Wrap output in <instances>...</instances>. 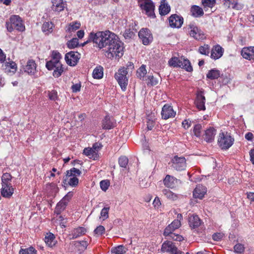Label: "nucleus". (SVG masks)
Masks as SVG:
<instances>
[{
    "instance_id": "1",
    "label": "nucleus",
    "mask_w": 254,
    "mask_h": 254,
    "mask_svg": "<svg viewBox=\"0 0 254 254\" xmlns=\"http://www.w3.org/2000/svg\"><path fill=\"white\" fill-rule=\"evenodd\" d=\"M116 35L109 30L98 31L96 33L92 32L90 34L89 39L96 44L99 48L102 49L108 46L112 40H116Z\"/></svg>"
},
{
    "instance_id": "2",
    "label": "nucleus",
    "mask_w": 254,
    "mask_h": 254,
    "mask_svg": "<svg viewBox=\"0 0 254 254\" xmlns=\"http://www.w3.org/2000/svg\"><path fill=\"white\" fill-rule=\"evenodd\" d=\"M124 44L120 40L118 36L116 35V40L112 41L108 46L107 50L105 52V56L109 59H119L123 55Z\"/></svg>"
},
{
    "instance_id": "3",
    "label": "nucleus",
    "mask_w": 254,
    "mask_h": 254,
    "mask_svg": "<svg viewBox=\"0 0 254 254\" xmlns=\"http://www.w3.org/2000/svg\"><path fill=\"white\" fill-rule=\"evenodd\" d=\"M12 177L9 173H4L1 177V194L5 198H10L14 193L15 189L12 186Z\"/></svg>"
},
{
    "instance_id": "4",
    "label": "nucleus",
    "mask_w": 254,
    "mask_h": 254,
    "mask_svg": "<svg viewBox=\"0 0 254 254\" xmlns=\"http://www.w3.org/2000/svg\"><path fill=\"white\" fill-rule=\"evenodd\" d=\"M234 139L227 132L219 133L218 144L222 149H228L233 144Z\"/></svg>"
},
{
    "instance_id": "5",
    "label": "nucleus",
    "mask_w": 254,
    "mask_h": 254,
    "mask_svg": "<svg viewBox=\"0 0 254 254\" xmlns=\"http://www.w3.org/2000/svg\"><path fill=\"white\" fill-rule=\"evenodd\" d=\"M127 71L125 67L120 68L115 75V77L117 80L122 90L125 91L128 84V79L127 77Z\"/></svg>"
},
{
    "instance_id": "6",
    "label": "nucleus",
    "mask_w": 254,
    "mask_h": 254,
    "mask_svg": "<svg viewBox=\"0 0 254 254\" xmlns=\"http://www.w3.org/2000/svg\"><path fill=\"white\" fill-rule=\"evenodd\" d=\"M139 3L141 9L146 15L151 18L155 17V5L151 0H140Z\"/></svg>"
},
{
    "instance_id": "7",
    "label": "nucleus",
    "mask_w": 254,
    "mask_h": 254,
    "mask_svg": "<svg viewBox=\"0 0 254 254\" xmlns=\"http://www.w3.org/2000/svg\"><path fill=\"white\" fill-rule=\"evenodd\" d=\"M188 29L190 35L195 40H202L205 37L203 32L194 23L189 24Z\"/></svg>"
},
{
    "instance_id": "8",
    "label": "nucleus",
    "mask_w": 254,
    "mask_h": 254,
    "mask_svg": "<svg viewBox=\"0 0 254 254\" xmlns=\"http://www.w3.org/2000/svg\"><path fill=\"white\" fill-rule=\"evenodd\" d=\"M62 58L61 54L57 51H53L51 55V60L46 63V66L48 70L53 69V66L59 65L61 64V60Z\"/></svg>"
},
{
    "instance_id": "9",
    "label": "nucleus",
    "mask_w": 254,
    "mask_h": 254,
    "mask_svg": "<svg viewBox=\"0 0 254 254\" xmlns=\"http://www.w3.org/2000/svg\"><path fill=\"white\" fill-rule=\"evenodd\" d=\"M138 36L144 45L149 44L153 40L152 35L147 28H142L138 32Z\"/></svg>"
},
{
    "instance_id": "10",
    "label": "nucleus",
    "mask_w": 254,
    "mask_h": 254,
    "mask_svg": "<svg viewBox=\"0 0 254 254\" xmlns=\"http://www.w3.org/2000/svg\"><path fill=\"white\" fill-rule=\"evenodd\" d=\"M161 250L163 252H168L170 254H182V251L179 250L174 243L171 241H166L163 243Z\"/></svg>"
},
{
    "instance_id": "11",
    "label": "nucleus",
    "mask_w": 254,
    "mask_h": 254,
    "mask_svg": "<svg viewBox=\"0 0 254 254\" xmlns=\"http://www.w3.org/2000/svg\"><path fill=\"white\" fill-rule=\"evenodd\" d=\"M186 160L185 157L175 156L172 160V167L177 171H182L186 167Z\"/></svg>"
},
{
    "instance_id": "12",
    "label": "nucleus",
    "mask_w": 254,
    "mask_h": 254,
    "mask_svg": "<svg viewBox=\"0 0 254 254\" xmlns=\"http://www.w3.org/2000/svg\"><path fill=\"white\" fill-rule=\"evenodd\" d=\"M24 70L29 75H33L35 77H37L38 75L37 74L38 70L37 69V64L33 60H29L25 67Z\"/></svg>"
},
{
    "instance_id": "13",
    "label": "nucleus",
    "mask_w": 254,
    "mask_h": 254,
    "mask_svg": "<svg viewBox=\"0 0 254 254\" xmlns=\"http://www.w3.org/2000/svg\"><path fill=\"white\" fill-rule=\"evenodd\" d=\"M80 55L77 52L71 51L66 54L65 60L67 64L70 66L75 65L80 58Z\"/></svg>"
},
{
    "instance_id": "14",
    "label": "nucleus",
    "mask_w": 254,
    "mask_h": 254,
    "mask_svg": "<svg viewBox=\"0 0 254 254\" xmlns=\"http://www.w3.org/2000/svg\"><path fill=\"white\" fill-rule=\"evenodd\" d=\"M10 23L12 25L14 29L23 31L25 29V26L23 25L21 18L18 15H12L10 17Z\"/></svg>"
},
{
    "instance_id": "15",
    "label": "nucleus",
    "mask_w": 254,
    "mask_h": 254,
    "mask_svg": "<svg viewBox=\"0 0 254 254\" xmlns=\"http://www.w3.org/2000/svg\"><path fill=\"white\" fill-rule=\"evenodd\" d=\"M176 115V112L173 109L172 106L169 104H165L162 109L161 116L162 119L167 120L173 118Z\"/></svg>"
},
{
    "instance_id": "16",
    "label": "nucleus",
    "mask_w": 254,
    "mask_h": 254,
    "mask_svg": "<svg viewBox=\"0 0 254 254\" xmlns=\"http://www.w3.org/2000/svg\"><path fill=\"white\" fill-rule=\"evenodd\" d=\"M184 19L176 14L172 15L169 18V25L173 28H180L182 26Z\"/></svg>"
},
{
    "instance_id": "17",
    "label": "nucleus",
    "mask_w": 254,
    "mask_h": 254,
    "mask_svg": "<svg viewBox=\"0 0 254 254\" xmlns=\"http://www.w3.org/2000/svg\"><path fill=\"white\" fill-rule=\"evenodd\" d=\"M205 98L204 96L203 92L199 91L196 94V98L195 101V104L197 108L199 110H205Z\"/></svg>"
},
{
    "instance_id": "18",
    "label": "nucleus",
    "mask_w": 254,
    "mask_h": 254,
    "mask_svg": "<svg viewBox=\"0 0 254 254\" xmlns=\"http://www.w3.org/2000/svg\"><path fill=\"white\" fill-rule=\"evenodd\" d=\"M181 182L179 180L169 175H167L164 180V185L171 189L176 187Z\"/></svg>"
},
{
    "instance_id": "19",
    "label": "nucleus",
    "mask_w": 254,
    "mask_h": 254,
    "mask_svg": "<svg viewBox=\"0 0 254 254\" xmlns=\"http://www.w3.org/2000/svg\"><path fill=\"white\" fill-rule=\"evenodd\" d=\"M224 50L219 45H216L213 47L211 51L210 57L213 60H217L220 58L223 55Z\"/></svg>"
},
{
    "instance_id": "20",
    "label": "nucleus",
    "mask_w": 254,
    "mask_h": 254,
    "mask_svg": "<svg viewBox=\"0 0 254 254\" xmlns=\"http://www.w3.org/2000/svg\"><path fill=\"white\" fill-rule=\"evenodd\" d=\"M181 226V222L178 219L174 220L171 224L169 225L164 230V235L168 236L173 233L176 229L179 228Z\"/></svg>"
},
{
    "instance_id": "21",
    "label": "nucleus",
    "mask_w": 254,
    "mask_h": 254,
    "mask_svg": "<svg viewBox=\"0 0 254 254\" xmlns=\"http://www.w3.org/2000/svg\"><path fill=\"white\" fill-rule=\"evenodd\" d=\"M206 188L201 185H198L193 191L194 197L199 199H202L205 194L206 193Z\"/></svg>"
},
{
    "instance_id": "22",
    "label": "nucleus",
    "mask_w": 254,
    "mask_h": 254,
    "mask_svg": "<svg viewBox=\"0 0 254 254\" xmlns=\"http://www.w3.org/2000/svg\"><path fill=\"white\" fill-rule=\"evenodd\" d=\"M242 57L248 60H254V47H245L241 51Z\"/></svg>"
},
{
    "instance_id": "23",
    "label": "nucleus",
    "mask_w": 254,
    "mask_h": 254,
    "mask_svg": "<svg viewBox=\"0 0 254 254\" xmlns=\"http://www.w3.org/2000/svg\"><path fill=\"white\" fill-rule=\"evenodd\" d=\"M216 130L213 127H210L205 131L203 138L207 142H211L214 139Z\"/></svg>"
},
{
    "instance_id": "24",
    "label": "nucleus",
    "mask_w": 254,
    "mask_h": 254,
    "mask_svg": "<svg viewBox=\"0 0 254 254\" xmlns=\"http://www.w3.org/2000/svg\"><path fill=\"white\" fill-rule=\"evenodd\" d=\"M52 10L58 12L63 11L66 5V2L64 1L63 0H52Z\"/></svg>"
},
{
    "instance_id": "25",
    "label": "nucleus",
    "mask_w": 254,
    "mask_h": 254,
    "mask_svg": "<svg viewBox=\"0 0 254 254\" xmlns=\"http://www.w3.org/2000/svg\"><path fill=\"white\" fill-rule=\"evenodd\" d=\"M116 124L113 118L108 115L106 116L102 121V127L104 129H110L113 128Z\"/></svg>"
},
{
    "instance_id": "26",
    "label": "nucleus",
    "mask_w": 254,
    "mask_h": 254,
    "mask_svg": "<svg viewBox=\"0 0 254 254\" xmlns=\"http://www.w3.org/2000/svg\"><path fill=\"white\" fill-rule=\"evenodd\" d=\"M189 222L191 228H195L200 226L201 221L197 215L192 214L189 217Z\"/></svg>"
},
{
    "instance_id": "27",
    "label": "nucleus",
    "mask_w": 254,
    "mask_h": 254,
    "mask_svg": "<svg viewBox=\"0 0 254 254\" xmlns=\"http://www.w3.org/2000/svg\"><path fill=\"white\" fill-rule=\"evenodd\" d=\"M86 232V229L84 227H80L75 228L71 231L70 234L69 235L70 236H71L70 239H74L77 238L78 237L84 235Z\"/></svg>"
},
{
    "instance_id": "28",
    "label": "nucleus",
    "mask_w": 254,
    "mask_h": 254,
    "mask_svg": "<svg viewBox=\"0 0 254 254\" xmlns=\"http://www.w3.org/2000/svg\"><path fill=\"white\" fill-rule=\"evenodd\" d=\"M159 13L161 15L167 14L170 11V6L165 0H162L159 8Z\"/></svg>"
},
{
    "instance_id": "29",
    "label": "nucleus",
    "mask_w": 254,
    "mask_h": 254,
    "mask_svg": "<svg viewBox=\"0 0 254 254\" xmlns=\"http://www.w3.org/2000/svg\"><path fill=\"white\" fill-rule=\"evenodd\" d=\"M83 154L93 160H96L98 157V154L92 148H85L83 150Z\"/></svg>"
},
{
    "instance_id": "30",
    "label": "nucleus",
    "mask_w": 254,
    "mask_h": 254,
    "mask_svg": "<svg viewBox=\"0 0 254 254\" xmlns=\"http://www.w3.org/2000/svg\"><path fill=\"white\" fill-rule=\"evenodd\" d=\"M64 181L67 182V184L72 187H76L79 182L78 179L75 176H67V174Z\"/></svg>"
},
{
    "instance_id": "31",
    "label": "nucleus",
    "mask_w": 254,
    "mask_h": 254,
    "mask_svg": "<svg viewBox=\"0 0 254 254\" xmlns=\"http://www.w3.org/2000/svg\"><path fill=\"white\" fill-rule=\"evenodd\" d=\"M93 77L95 79H101L103 76V68L99 65L93 70L92 73Z\"/></svg>"
},
{
    "instance_id": "32",
    "label": "nucleus",
    "mask_w": 254,
    "mask_h": 254,
    "mask_svg": "<svg viewBox=\"0 0 254 254\" xmlns=\"http://www.w3.org/2000/svg\"><path fill=\"white\" fill-rule=\"evenodd\" d=\"M190 11L192 15L195 17L201 16L203 14L202 9L197 5H193L191 8Z\"/></svg>"
},
{
    "instance_id": "33",
    "label": "nucleus",
    "mask_w": 254,
    "mask_h": 254,
    "mask_svg": "<svg viewBox=\"0 0 254 254\" xmlns=\"http://www.w3.org/2000/svg\"><path fill=\"white\" fill-rule=\"evenodd\" d=\"M53 75L55 77H60L62 73L64 72V68L62 64H59V65H54Z\"/></svg>"
},
{
    "instance_id": "34",
    "label": "nucleus",
    "mask_w": 254,
    "mask_h": 254,
    "mask_svg": "<svg viewBox=\"0 0 254 254\" xmlns=\"http://www.w3.org/2000/svg\"><path fill=\"white\" fill-rule=\"evenodd\" d=\"M54 24L51 22H45L42 25V31L46 34L51 33L53 31Z\"/></svg>"
},
{
    "instance_id": "35",
    "label": "nucleus",
    "mask_w": 254,
    "mask_h": 254,
    "mask_svg": "<svg viewBox=\"0 0 254 254\" xmlns=\"http://www.w3.org/2000/svg\"><path fill=\"white\" fill-rule=\"evenodd\" d=\"M181 64L180 67H182L186 69L187 71L190 72L192 70V67L190 64V63L188 59H185L184 58L182 59V61H181Z\"/></svg>"
},
{
    "instance_id": "36",
    "label": "nucleus",
    "mask_w": 254,
    "mask_h": 254,
    "mask_svg": "<svg viewBox=\"0 0 254 254\" xmlns=\"http://www.w3.org/2000/svg\"><path fill=\"white\" fill-rule=\"evenodd\" d=\"M80 22L77 21L69 23L66 27V31L70 33L77 30L80 28Z\"/></svg>"
},
{
    "instance_id": "37",
    "label": "nucleus",
    "mask_w": 254,
    "mask_h": 254,
    "mask_svg": "<svg viewBox=\"0 0 254 254\" xmlns=\"http://www.w3.org/2000/svg\"><path fill=\"white\" fill-rule=\"evenodd\" d=\"M67 203L64 200L62 199L57 204L55 212L58 214L61 213L65 208Z\"/></svg>"
},
{
    "instance_id": "38",
    "label": "nucleus",
    "mask_w": 254,
    "mask_h": 254,
    "mask_svg": "<svg viewBox=\"0 0 254 254\" xmlns=\"http://www.w3.org/2000/svg\"><path fill=\"white\" fill-rule=\"evenodd\" d=\"M127 249L123 245H119L112 249L111 252L115 254H124Z\"/></svg>"
},
{
    "instance_id": "39",
    "label": "nucleus",
    "mask_w": 254,
    "mask_h": 254,
    "mask_svg": "<svg viewBox=\"0 0 254 254\" xmlns=\"http://www.w3.org/2000/svg\"><path fill=\"white\" fill-rule=\"evenodd\" d=\"M162 192H163V194L167 198H168L170 200H175L178 198V195L169 190L164 189L163 190Z\"/></svg>"
},
{
    "instance_id": "40",
    "label": "nucleus",
    "mask_w": 254,
    "mask_h": 254,
    "mask_svg": "<svg viewBox=\"0 0 254 254\" xmlns=\"http://www.w3.org/2000/svg\"><path fill=\"white\" fill-rule=\"evenodd\" d=\"M206 76L210 79H217L220 76V71L216 69H211L208 71Z\"/></svg>"
},
{
    "instance_id": "41",
    "label": "nucleus",
    "mask_w": 254,
    "mask_h": 254,
    "mask_svg": "<svg viewBox=\"0 0 254 254\" xmlns=\"http://www.w3.org/2000/svg\"><path fill=\"white\" fill-rule=\"evenodd\" d=\"M55 237L52 233L47 234L45 237V242L49 247H52L55 245Z\"/></svg>"
},
{
    "instance_id": "42",
    "label": "nucleus",
    "mask_w": 254,
    "mask_h": 254,
    "mask_svg": "<svg viewBox=\"0 0 254 254\" xmlns=\"http://www.w3.org/2000/svg\"><path fill=\"white\" fill-rule=\"evenodd\" d=\"M182 57L178 58L177 57H174L171 58L169 61V65L173 67H180Z\"/></svg>"
},
{
    "instance_id": "43",
    "label": "nucleus",
    "mask_w": 254,
    "mask_h": 254,
    "mask_svg": "<svg viewBox=\"0 0 254 254\" xmlns=\"http://www.w3.org/2000/svg\"><path fill=\"white\" fill-rule=\"evenodd\" d=\"M147 73L146 66L142 64L137 70V76L140 79L143 78Z\"/></svg>"
},
{
    "instance_id": "44",
    "label": "nucleus",
    "mask_w": 254,
    "mask_h": 254,
    "mask_svg": "<svg viewBox=\"0 0 254 254\" xmlns=\"http://www.w3.org/2000/svg\"><path fill=\"white\" fill-rule=\"evenodd\" d=\"M67 46L68 48L72 49L78 47L79 45L78 39L74 38L67 42Z\"/></svg>"
},
{
    "instance_id": "45",
    "label": "nucleus",
    "mask_w": 254,
    "mask_h": 254,
    "mask_svg": "<svg viewBox=\"0 0 254 254\" xmlns=\"http://www.w3.org/2000/svg\"><path fill=\"white\" fill-rule=\"evenodd\" d=\"M198 52L200 54L204 55H208L210 52V47L208 45L205 44L199 47Z\"/></svg>"
},
{
    "instance_id": "46",
    "label": "nucleus",
    "mask_w": 254,
    "mask_h": 254,
    "mask_svg": "<svg viewBox=\"0 0 254 254\" xmlns=\"http://www.w3.org/2000/svg\"><path fill=\"white\" fill-rule=\"evenodd\" d=\"M81 172V171L75 168H72L70 170L66 171L67 176H80Z\"/></svg>"
},
{
    "instance_id": "47",
    "label": "nucleus",
    "mask_w": 254,
    "mask_h": 254,
    "mask_svg": "<svg viewBox=\"0 0 254 254\" xmlns=\"http://www.w3.org/2000/svg\"><path fill=\"white\" fill-rule=\"evenodd\" d=\"M37 251L32 247L27 249H21L19 251V254H36Z\"/></svg>"
},
{
    "instance_id": "48",
    "label": "nucleus",
    "mask_w": 254,
    "mask_h": 254,
    "mask_svg": "<svg viewBox=\"0 0 254 254\" xmlns=\"http://www.w3.org/2000/svg\"><path fill=\"white\" fill-rule=\"evenodd\" d=\"M216 3V0H202V3L204 8L206 7L212 8Z\"/></svg>"
},
{
    "instance_id": "49",
    "label": "nucleus",
    "mask_w": 254,
    "mask_h": 254,
    "mask_svg": "<svg viewBox=\"0 0 254 254\" xmlns=\"http://www.w3.org/2000/svg\"><path fill=\"white\" fill-rule=\"evenodd\" d=\"M109 207H104L100 213V218L103 220L107 219L109 217Z\"/></svg>"
},
{
    "instance_id": "50",
    "label": "nucleus",
    "mask_w": 254,
    "mask_h": 254,
    "mask_svg": "<svg viewBox=\"0 0 254 254\" xmlns=\"http://www.w3.org/2000/svg\"><path fill=\"white\" fill-rule=\"evenodd\" d=\"M202 126L200 124L195 125L193 127V133L194 135L198 137L201 136V130Z\"/></svg>"
},
{
    "instance_id": "51",
    "label": "nucleus",
    "mask_w": 254,
    "mask_h": 254,
    "mask_svg": "<svg viewBox=\"0 0 254 254\" xmlns=\"http://www.w3.org/2000/svg\"><path fill=\"white\" fill-rule=\"evenodd\" d=\"M128 159L126 156H122L119 159V164L122 168H126L128 163Z\"/></svg>"
},
{
    "instance_id": "52",
    "label": "nucleus",
    "mask_w": 254,
    "mask_h": 254,
    "mask_svg": "<svg viewBox=\"0 0 254 254\" xmlns=\"http://www.w3.org/2000/svg\"><path fill=\"white\" fill-rule=\"evenodd\" d=\"M166 236L168 237L170 239H172L177 241L181 242L184 240V238L182 236L178 234H175V233H173Z\"/></svg>"
},
{
    "instance_id": "53",
    "label": "nucleus",
    "mask_w": 254,
    "mask_h": 254,
    "mask_svg": "<svg viewBox=\"0 0 254 254\" xmlns=\"http://www.w3.org/2000/svg\"><path fill=\"white\" fill-rule=\"evenodd\" d=\"M105 229L104 226L100 225L98 226L94 230V234L97 236H101L105 233Z\"/></svg>"
},
{
    "instance_id": "54",
    "label": "nucleus",
    "mask_w": 254,
    "mask_h": 254,
    "mask_svg": "<svg viewBox=\"0 0 254 254\" xmlns=\"http://www.w3.org/2000/svg\"><path fill=\"white\" fill-rule=\"evenodd\" d=\"M134 36V32L131 31L130 29H126L124 33V36L126 39L132 38Z\"/></svg>"
},
{
    "instance_id": "55",
    "label": "nucleus",
    "mask_w": 254,
    "mask_h": 254,
    "mask_svg": "<svg viewBox=\"0 0 254 254\" xmlns=\"http://www.w3.org/2000/svg\"><path fill=\"white\" fill-rule=\"evenodd\" d=\"M234 252L236 253L241 254L244 251V247L243 245L241 244H236L234 247Z\"/></svg>"
},
{
    "instance_id": "56",
    "label": "nucleus",
    "mask_w": 254,
    "mask_h": 254,
    "mask_svg": "<svg viewBox=\"0 0 254 254\" xmlns=\"http://www.w3.org/2000/svg\"><path fill=\"white\" fill-rule=\"evenodd\" d=\"M5 66L7 67H9L12 69V72H15L17 69L16 64L13 62H6L5 63Z\"/></svg>"
},
{
    "instance_id": "57",
    "label": "nucleus",
    "mask_w": 254,
    "mask_h": 254,
    "mask_svg": "<svg viewBox=\"0 0 254 254\" xmlns=\"http://www.w3.org/2000/svg\"><path fill=\"white\" fill-rule=\"evenodd\" d=\"M100 184L101 189L103 191H105L108 189L110 185V183L108 181L103 180L101 181Z\"/></svg>"
},
{
    "instance_id": "58",
    "label": "nucleus",
    "mask_w": 254,
    "mask_h": 254,
    "mask_svg": "<svg viewBox=\"0 0 254 254\" xmlns=\"http://www.w3.org/2000/svg\"><path fill=\"white\" fill-rule=\"evenodd\" d=\"M148 79L149 80L148 84H150L151 86L156 85L158 83V80L153 76H148Z\"/></svg>"
},
{
    "instance_id": "59",
    "label": "nucleus",
    "mask_w": 254,
    "mask_h": 254,
    "mask_svg": "<svg viewBox=\"0 0 254 254\" xmlns=\"http://www.w3.org/2000/svg\"><path fill=\"white\" fill-rule=\"evenodd\" d=\"M224 234L223 233H216L212 235V238L213 240L216 241H219L222 239Z\"/></svg>"
},
{
    "instance_id": "60",
    "label": "nucleus",
    "mask_w": 254,
    "mask_h": 254,
    "mask_svg": "<svg viewBox=\"0 0 254 254\" xmlns=\"http://www.w3.org/2000/svg\"><path fill=\"white\" fill-rule=\"evenodd\" d=\"M226 3H228L229 7L236 8L238 4V0H226Z\"/></svg>"
},
{
    "instance_id": "61",
    "label": "nucleus",
    "mask_w": 254,
    "mask_h": 254,
    "mask_svg": "<svg viewBox=\"0 0 254 254\" xmlns=\"http://www.w3.org/2000/svg\"><path fill=\"white\" fill-rule=\"evenodd\" d=\"M75 245L76 247L81 246L82 250H85L88 246V243L86 241H81V242H76L75 243Z\"/></svg>"
},
{
    "instance_id": "62",
    "label": "nucleus",
    "mask_w": 254,
    "mask_h": 254,
    "mask_svg": "<svg viewBox=\"0 0 254 254\" xmlns=\"http://www.w3.org/2000/svg\"><path fill=\"white\" fill-rule=\"evenodd\" d=\"M48 96L50 100L55 101L58 98L57 92L54 90H52L49 92Z\"/></svg>"
},
{
    "instance_id": "63",
    "label": "nucleus",
    "mask_w": 254,
    "mask_h": 254,
    "mask_svg": "<svg viewBox=\"0 0 254 254\" xmlns=\"http://www.w3.org/2000/svg\"><path fill=\"white\" fill-rule=\"evenodd\" d=\"M73 196V193L72 192L70 191V192H68L66 195H65L64 197L62 199L63 200H64V201H65L67 203H68V202L69 201V200L71 198V197H72Z\"/></svg>"
},
{
    "instance_id": "64",
    "label": "nucleus",
    "mask_w": 254,
    "mask_h": 254,
    "mask_svg": "<svg viewBox=\"0 0 254 254\" xmlns=\"http://www.w3.org/2000/svg\"><path fill=\"white\" fill-rule=\"evenodd\" d=\"M191 122L189 120H185L182 122V126L185 129H188L190 127Z\"/></svg>"
}]
</instances>
